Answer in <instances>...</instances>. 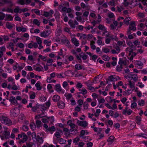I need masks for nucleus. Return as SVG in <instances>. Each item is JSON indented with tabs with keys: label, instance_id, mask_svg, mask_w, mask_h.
<instances>
[{
	"label": "nucleus",
	"instance_id": "obj_1",
	"mask_svg": "<svg viewBox=\"0 0 147 147\" xmlns=\"http://www.w3.org/2000/svg\"><path fill=\"white\" fill-rule=\"evenodd\" d=\"M20 110L18 109L14 108L10 110V113L11 117H17L19 114Z\"/></svg>",
	"mask_w": 147,
	"mask_h": 147
},
{
	"label": "nucleus",
	"instance_id": "obj_2",
	"mask_svg": "<svg viewBox=\"0 0 147 147\" xmlns=\"http://www.w3.org/2000/svg\"><path fill=\"white\" fill-rule=\"evenodd\" d=\"M77 123L79 126L82 127L84 128H85L88 125V123L85 121L78 120Z\"/></svg>",
	"mask_w": 147,
	"mask_h": 147
},
{
	"label": "nucleus",
	"instance_id": "obj_3",
	"mask_svg": "<svg viewBox=\"0 0 147 147\" xmlns=\"http://www.w3.org/2000/svg\"><path fill=\"white\" fill-rule=\"evenodd\" d=\"M2 119L4 123L8 125H11L12 123L11 120L8 117L3 116L2 117Z\"/></svg>",
	"mask_w": 147,
	"mask_h": 147
},
{
	"label": "nucleus",
	"instance_id": "obj_4",
	"mask_svg": "<svg viewBox=\"0 0 147 147\" xmlns=\"http://www.w3.org/2000/svg\"><path fill=\"white\" fill-rule=\"evenodd\" d=\"M9 100L11 102V104H12L13 105L15 106L17 105L18 102L15 97L13 96H11Z\"/></svg>",
	"mask_w": 147,
	"mask_h": 147
},
{
	"label": "nucleus",
	"instance_id": "obj_5",
	"mask_svg": "<svg viewBox=\"0 0 147 147\" xmlns=\"http://www.w3.org/2000/svg\"><path fill=\"white\" fill-rule=\"evenodd\" d=\"M135 66L138 67L140 69L142 68L143 66V63L141 60H136L135 62Z\"/></svg>",
	"mask_w": 147,
	"mask_h": 147
},
{
	"label": "nucleus",
	"instance_id": "obj_6",
	"mask_svg": "<svg viewBox=\"0 0 147 147\" xmlns=\"http://www.w3.org/2000/svg\"><path fill=\"white\" fill-rule=\"evenodd\" d=\"M129 28L130 30L135 31L136 30V28L135 26V23L134 21L131 22L130 24L129 25Z\"/></svg>",
	"mask_w": 147,
	"mask_h": 147
},
{
	"label": "nucleus",
	"instance_id": "obj_7",
	"mask_svg": "<svg viewBox=\"0 0 147 147\" xmlns=\"http://www.w3.org/2000/svg\"><path fill=\"white\" fill-rule=\"evenodd\" d=\"M71 41L76 47H78L80 45L79 41L75 37L71 38Z\"/></svg>",
	"mask_w": 147,
	"mask_h": 147
},
{
	"label": "nucleus",
	"instance_id": "obj_8",
	"mask_svg": "<svg viewBox=\"0 0 147 147\" xmlns=\"http://www.w3.org/2000/svg\"><path fill=\"white\" fill-rule=\"evenodd\" d=\"M53 13V11L52 9L50 10L49 12L45 11L44 12L43 16L45 17H47L52 16Z\"/></svg>",
	"mask_w": 147,
	"mask_h": 147
},
{
	"label": "nucleus",
	"instance_id": "obj_9",
	"mask_svg": "<svg viewBox=\"0 0 147 147\" xmlns=\"http://www.w3.org/2000/svg\"><path fill=\"white\" fill-rule=\"evenodd\" d=\"M134 48H131L129 47H127L125 50L126 53H128V56H130L132 54V53L133 51V49Z\"/></svg>",
	"mask_w": 147,
	"mask_h": 147
},
{
	"label": "nucleus",
	"instance_id": "obj_10",
	"mask_svg": "<svg viewBox=\"0 0 147 147\" xmlns=\"http://www.w3.org/2000/svg\"><path fill=\"white\" fill-rule=\"evenodd\" d=\"M57 105L59 108L63 109L65 106V103L62 101L60 100L57 103Z\"/></svg>",
	"mask_w": 147,
	"mask_h": 147
},
{
	"label": "nucleus",
	"instance_id": "obj_11",
	"mask_svg": "<svg viewBox=\"0 0 147 147\" xmlns=\"http://www.w3.org/2000/svg\"><path fill=\"white\" fill-rule=\"evenodd\" d=\"M89 132H88L87 130L82 129L80 132V134L79 135L80 137H83L86 135H88L89 134Z\"/></svg>",
	"mask_w": 147,
	"mask_h": 147
},
{
	"label": "nucleus",
	"instance_id": "obj_12",
	"mask_svg": "<svg viewBox=\"0 0 147 147\" xmlns=\"http://www.w3.org/2000/svg\"><path fill=\"white\" fill-rule=\"evenodd\" d=\"M52 99L54 102H58L60 100V97L59 96L55 95L53 96Z\"/></svg>",
	"mask_w": 147,
	"mask_h": 147
},
{
	"label": "nucleus",
	"instance_id": "obj_13",
	"mask_svg": "<svg viewBox=\"0 0 147 147\" xmlns=\"http://www.w3.org/2000/svg\"><path fill=\"white\" fill-rule=\"evenodd\" d=\"M75 67L76 69L78 70L82 69L84 70V67L79 63H77L75 65Z\"/></svg>",
	"mask_w": 147,
	"mask_h": 147
},
{
	"label": "nucleus",
	"instance_id": "obj_14",
	"mask_svg": "<svg viewBox=\"0 0 147 147\" xmlns=\"http://www.w3.org/2000/svg\"><path fill=\"white\" fill-rule=\"evenodd\" d=\"M81 91V92H77V94H82L83 95H84L86 94L87 93V91L84 87L82 88Z\"/></svg>",
	"mask_w": 147,
	"mask_h": 147
},
{
	"label": "nucleus",
	"instance_id": "obj_15",
	"mask_svg": "<svg viewBox=\"0 0 147 147\" xmlns=\"http://www.w3.org/2000/svg\"><path fill=\"white\" fill-rule=\"evenodd\" d=\"M4 136V138H5L6 139H7L9 138L10 133L7 131H5L3 134Z\"/></svg>",
	"mask_w": 147,
	"mask_h": 147
},
{
	"label": "nucleus",
	"instance_id": "obj_16",
	"mask_svg": "<svg viewBox=\"0 0 147 147\" xmlns=\"http://www.w3.org/2000/svg\"><path fill=\"white\" fill-rule=\"evenodd\" d=\"M40 82L38 81L35 84V86L36 87V90H41L42 89V87L40 86Z\"/></svg>",
	"mask_w": 147,
	"mask_h": 147
},
{
	"label": "nucleus",
	"instance_id": "obj_17",
	"mask_svg": "<svg viewBox=\"0 0 147 147\" xmlns=\"http://www.w3.org/2000/svg\"><path fill=\"white\" fill-rule=\"evenodd\" d=\"M36 140L40 144H42L44 141L42 137H40L38 135H37V138Z\"/></svg>",
	"mask_w": 147,
	"mask_h": 147
},
{
	"label": "nucleus",
	"instance_id": "obj_18",
	"mask_svg": "<svg viewBox=\"0 0 147 147\" xmlns=\"http://www.w3.org/2000/svg\"><path fill=\"white\" fill-rule=\"evenodd\" d=\"M55 90L57 92H59L61 90V87L60 84H57L55 85Z\"/></svg>",
	"mask_w": 147,
	"mask_h": 147
},
{
	"label": "nucleus",
	"instance_id": "obj_19",
	"mask_svg": "<svg viewBox=\"0 0 147 147\" xmlns=\"http://www.w3.org/2000/svg\"><path fill=\"white\" fill-rule=\"evenodd\" d=\"M6 48L5 47L2 46L0 47V58L2 57L3 55V52L5 51Z\"/></svg>",
	"mask_w": 147,
	"mask_h": 147
},
{
	"label": "nucleus",
	"instance_id": "obj_20",
	"mask_svg": "<svg viewBox=\"0 0 147 147\" xmlns=\"http://www.w3.org/2000/svg\"><path fill=\"white\" fill-rule=\"evenodd\" d=\"M42 124V123L40 120H38L36 121L35 125L38 129H39L41 126Z\"/></svg>",
	"mask_w": 147,
	"mask_h": 147
},
{
	"label": "nucleus",
	"instance_id": "obj_21",
	"mask_svg": "<svg viewBox=\"0 0 147 147\" xmlns=\"http://www.w3.org/2000/svg\"><path fill=\"white\" fill-rule=\"evenodd\" d=\"M136 123L138 125H140L141 124V121L142 120L141 118L139 116H137L136 117Z\"/></svg>",
	"mask_w": 147,
	"mask_h": 147
},
{
	"label": "nucleus",
	"instance_id": "obj_22",
	"mask_svg": "<svg viewBox=\"0 0 147 147\" xmlns=\"http://www.w3.org/2000/svg\"><path fill=\"white\" fill-rule=\"evenodd\" d=\"M130 107L131 109L136 108L137 109H139L138 108L137 104L136 102H134L131 103Z\"/></svg>",
	"mask_w": 147,
	"mask_h": 147
},
{
	"label": "nucleus",
	"instance_id": "obj_23",
	"mask_svg": "<svg viewBox=\"0 0 147 147\" xmlns=\"http://www.w3.org/2000/svg\"><path fill=\"white\" fill-rule=\"evenodd\" d=\"M82 84L80 82H78L76 85V87L78 89L79 91H80L81 90L80 88H82Z\"/></svg>",
	"mask_w": 147,
	"mask_h": 147
},
{
	"label": "nucleus",
	"instance_id": "obj_24",
	"mask_svg": "<svg viewBox=\"0 0 147 147\" xmlns=\"http://www.w3.org/2000/svg\"><path fill=\"white\" fill-rule=\"evenodd\" d=\"M115 138L113 136H110L107 140V141L111 143H112L114 141Z\"/></svg>",
	"mask_w": 147,
	"mask_h": 147
},
{
	"label": "nucleus",
	"instance_id": "obj_25",
	"mask_svg": "<svg viewBox=\"0 0 147 147\" xmlns=\"http://www.w3.org/2000/svg\"><path fill=\"white\" fill-rule=\"evenodd\" d=\"M126 42L128 45L131 48H134V46L133 45V42L130 40H126Z\"/></svg>",
	"mask_w": 147,
	"mask_h": 147
},
{
	"label": "nucleus",
	"instance_id": "obj_26",
	"mask_svg": "<svg viewBox=\"0 0 147 147\" xmlns=\"http://www.w3.org/2000/svg\"><path fill=\"white\" fill-rule=\"evenodd\" d=\"M138 104L140 106H144V105L145 101L143 100L142 99L138 101Z\"/></svg>",
	"mask_w": 147,
	"mask_h": 147
},
{
	"label": "nucleus",
	"instance_id": "obj_27",
	"mask_svg": "<svg viewBox=\"0 0 147 147\" xmlns=\"http://www.w3.org/2000/svg\"><path fill=\"white\" fill-rule=\"evenodd\" d=\"M49 35V34H47L45 31L41 32L40 34V36L41 37L44 38H46V37L48 36Z\"/></svg>",
	"mask_w": 147,
	"mask_h": 147
},
{
	"label": "nucleus",
	"instance_id": "obj_28",
	"mask_svg": "<svg viewBox=\"0 0 147 147\" xmlns=\"http://www.w3.org/2000/svg\"><path fill=\"white\" fill-rule=\"evenodd\" d=\"M128 78H131L132 79H133V80L135 81H137L138 79V77L136 74H134V76H132V77H131L130 76H129L128 77Z\"/></svg>",
	"mask_w": 147,
	"mask_h": 147
},
{
	"label": "nucleus",
	"instance_id": "obj_29",
	"mask_svg": "<svg viewBox=\"0 0 147 147\" xmlns=\"http://www.w3.org/2000/svg\"><path fill=\"white\" fill-rule=\"evenodd\" d=\"M30 127L31 129L33 131L35 130L36 127V125L34 123H33L32 124L31 123L30 125Z\"/></svg>",
	"mask_w": 147,
	"mask_h": 147
},
{
	"label": "nucleus",
	"instance_id": "obj_30",
	"mask_svg": "<svg viewBox=\"0 0 147 147\" xmlns=\"http://www.w3.org/2000/svg\"><path fill=\"white\" fill-rule=\"evenodd\" d=\"M32 12L34 11V13L37 14L38 16H40V10L38 9H33L32 10Z\"/></svg>",
	"mask_w": 147,
	"mask_h": 147
},
{
	"label": "nucleus",
	"instance_id": "obj_31",
	"mask_svg": "<svg viewBox=\"0 0 147 147\" xmlns=\"http://www.w3.org/2000/svg\"><path fill=\"white\" fill-rule=\"evenodd\" d=\"M33 24H35L37 26H39L40 25V22L37 19H34L33 21Z\"/></svg>",
	"mask_w": 147,
	"mask_h": 147
},
{
	"label": "nucleus",
	"instance_id": "obj_32",
	"mask_svg": "<svg viewBox=\"0 0 147 147\" xmlns=\"http://www.w3.org/2000/svg\"><path fill=\"white\" fill-rule=\"evenodd\" d=\"M66 93L65 94L64 96L66 97L67 99H70L72 96V95L69 93L66 95Z\"/></svg>",
	"mask_w": 147,
	"mask_h": 147
},
{
	"label": "nucleus",
	"instance_id": "obj_33",
	"mask_svg": "<svg viewBox=\"0 0 147 147\" xmlns=\"http://www.w3.org/2000/svg\"><path fill=\"white\" fill-rule=\"evenodd\" d=\"M49 131H54L55 130V126H52L49 127L47 129Z\"/></svg>",
	"mask_w": 147,
	"mask_h": 147
},
{
	"label": "nucleus",
	"instance_id": "obj_34",
	"mask_svg": "<svg viewBox=\"0 0 147 147\" xmlns=\"http://www.w3.org/2000/svg\"><path fill=\"white\" fill-rule=\"evenodd\" d=\"M98 56L96 55H92V56L91 57H90V60H93L94 61H95L97 59V58Z\"/></svg>",
	"mask_w": 147,
	"mask_h": 147
},
{
	"label": "nucleus",
	"instance_id": "obj_35",
	"mask_svg": "<svg viewBox=\"0 0 147 147\" xmlns=\"http://www.w3.org/2000/svg\"><path fill=\"white\" fill-rule=\"evenodd\" d=\"M98 29L102 31L106 28L104 25L101 24H100L98 26Z\"/></svg>",
	"mask_w": 147,
	"mask_h": 147
},
{
	"label": "nucleus",
	"instance_id": "obj_36",
	"mask_svg": "<svg viewBox=\"0 0 147 147\" xmlns=\"http://www.w3.org/2000/svg\"><path fill=\"white\" fill-rule=\"evenodd\" d=\"M108 80L109 81L113 82L115 81V78L113 75H111L108 78Z\"/></svg>",
	"mask_w": 147,
	"mask_h": 147
},
{
	"label": "nucleus",
	"instance_id": "obj_37",
	"mask_svg": "<svg viewBox=\"0 0 147 147\" xmlns=\"http://www.w3.org/2000/svg\"><path fill=\"white\" fill-rule=\"evenodd\" d=\"M36 39L38 44H41L42 42L40 37L38 36H36Z\"/></svg>",
	"mask_w": 147,
	"mask_h": 147
},
{
	"label": "nucleus",
	"instance_id": "obj_38",
	"mask_svg": "<svg viewBox=\"0 0 147 147\" xmlns=\"http://www.w3.org/2000/svg\"><path fill=\"white\" fill-rule=\"evenodd\" d=\"M6 16L8 20L12 21L13 19V17L10 14H6Z\"/></svg>",
	"mask_w": 147,
	"mask_h": 147
},
{
	"label": "nucleus",
	"instance_id": "obj_39",
	"mask_svg": "<svg viewBox=\"0 0 147 147\" xmlns=\"http://www.w3.org/2000/svg\"><path fill=\"white\" fill-rule=\"evenodd\" d=\"M109 5L113 6H115V1L114 0H112L110 1L109 3Z\"/></svg>",
	"mask_w": 147,
	"mask_h": 147
},
{
	"label": "nucleus",
	"instance_id": "obj_40",
	"mask_svg": "<svg viewBox=\"0 0 147 147\" xmlns=\"http://www.w3.org/2000/svg\"><path fill=\"white\" fill-rule=\"evenodd\" d=\"M89 104L86 102H85L83 104V106L84 107V109H87L88 108Z\"/></svg>",
	"mask_w": 147,
	"mask_h": 147
},
{
	"label": "nucleus",
	"instance_id": "obj_41",
	"mask_svg": "<svg viewBox=\"0 0 147 147\" xmlns=\"http://www.w3.org/2000/svg\"><path fill=\"white\" fill-rule=\"evenodd\" d=\"M32 137L33 140L34 139L36 140L37 137V135L36 136V133L35 132H33L32 134Z\"/></svg>",
	"mask_w": 147,
	"mask_h": 147
},
{
	"label": "nucleus",
	"instance_id": "obj_42",
	"mask_svg": "<svg viewBox=\"0 0 147 147\" xmlns=\"http://www.w3.org/2000/svg\"><path fill=\"white\" fill-rule=\"evenodd\" d=\"M17 2L18 4L22 5H24L25 4V0H18Z\"/></svg>",
	"mask_w": 147,
	"mask_h": 147
},
{
	"label": "nucleus",
	"instance_id": "obj_43",
	"mask_svg": "<svg viewBox=\"0 0 147 147\" xmlns=\"http://www.w3.org/2000/svg\"><path fill=\"white\" fill-rule=\"evenodd\" d=\"M36 97L35 93L34 92H33L32 94L30 95V98L31 99H34Z\"/></svg>",
	"mask_w": 147,
	"mask_h": 147
},
{
	"label": "nucleus",
	"instance_id": "obj_44",
	"mask_svg": "<svg viewBox=\"0 0 147 147\" xmlns=\"http://www.w3.org/2000/svg\"><path fill=\"white\" fill-rule=\"evenodd\" d=\"M78 105L80 107H81L82 106V105L83 104V100L81 99H79L78 101Z\"/></svg>",
	"mask_w": 147,
	"mask_h": 147
},
{
	"label": "nucleus",
	"instance_id": "obj_45",
	"mask_svg": "<svg viewBox=\"0 0 147 147\" xmlns=\"http://www.w3.org/2000/svg\"><path fill=\"white\" fill-rule=\"evenodd\" d=\"M129 87L130 88H135L134 84L132 83L131 80H129Z\"/></svg>",
	"mask_w": 147,
	"mask_h": 147
},
{
	"label": "nucleus",
	"instance_id": "obj_46",
	"mask_svg": "<svg viewBox=\"0 0 147 147\" xmlns=\"http://www.w3.org/2000/svg\"><path fill=\"white\" fill-rule=\"evenodd\" d=\"M47 109V108L44 105H41L40 107V111H45V110Z\"/></svg>",
	"mask_w": 147,
	"mask_h": 147
},
{
	"label": "nucleus",
	"instance_id": "obj_47",
	"mask_svg": "<svg viewBox=\"0 0 147 147\" xmlns=\"http://www.w3.org/2000/svg\"><path fill=\"white\" fill-rule=\"evenodd\" d=\"M6 26L7 28L8 29H11L13 27L9 23L7 22L6 23Z\"/></svg>",
	"mask_w": 147,
	"mask_h": 147
},
{
	"label": "nucleus",
	"instance_id": "obj_48",
	"mask_svg": "<svg viewBox=\"0 0 147 147\" xmlns=\"http://www.w3.org/2000/svg\"><path fill=\"white\" fill-rule=\"evenodd\" d=\"M22 140L24 141L25 142L27 140L28 137L24 133V134L22 135Z\"/></svg>",
	"mask_w": 147,
	"mask_h": 147
},
{
	"label": "nucleus",
	"instance_id": "obj_49",
	"mask_svg": "<svg viewBox=\"0 0 147 147\" xmlns=\"http://www.w3.org/2000/svg\"><path fill=\"white\" fill-rule=\"evenodd\" d=\"M14 84L15 85H13L12 87L11 88V89L14 90H16L18 89V88L17 86L15 85V82H13V84Z\"/></svg>",
	"mask_w": 147,
	"mask_h": 147
},
{
	"label": "nucleus",
	"instance_id": "obj_50",
	"mask_svg": "<svg viewBox=\"0 0 147 147\" xmlns=\"http://www.w3.org/2000/svg\"><path fill=\"white\" fill-rule=\"evenodd\" d=\"M18 47L21 49L24 48V44L22 43H18Z\"/></svg>",
	"mask_w": 147,
	"mask_h": 147
},
{
	"label": "nucleus",
	"instance_id": "obj_51",
	"mask_svg": "<svg viewBox=\"0 0 147 147\" xmlns=\"http://www.w3.org/2000/svg\"><path fill=\"white\" fill-rule=\"evenodd\" d=\"M103 52L106 53H109L110 51L109 49L108 48H104L102 49Z\"/></svg>",
	"mask_w": 147,
	"mask_h": 147
},
{
	"label": "nucleus",
	"instance_id": "obj_52",
	"mask_svg": "<svg viewBox=\"0 0 147 147\" xmlns=\"http://www.w3.org/2000/svg\"><path fill=\"white\" fill-rule=\"evenodd\" d=\"M80 140V138L78 137H76L73 140L74 143H76L78 142Z\"/></svg>",
	"mask_w": 147,
	"mask_h": 147
},
{
	"label": "nucleus",
	"instance_id": "obj_53",
	"mask_svg": "<svg viewBox=\"0 0 147 147\" xmlns=\"http://www.w3.org/2000/svg\"><path fill=\"white\" fill-rule=\"evenodd\" d=\"M51 104L50 100V99H49L46 102L45 105H46L49 108Z\"/></svg>",
	"mask_w": 147,
	"mask_h": 147
},
{
	"label": "nucleus",
	"instance_id": "obj_54",
	"mask_svg": "<svg viewBox=\"0 0 147 147\" xmlns=\"http://www.w3.org/2000/svg\"><path fill=\"white\" fill-rule=\"evenodd\" d=\"M65 45L68 48H71V45L70 42L68 40H67L66 43L65 44Z\"/></svg>",
	"mask_w": 147,
	"mask_h": 147
},
{
	"label": "nucleus",
	"instance_id": "obj_55",
	"mask_svg": "<svg viewBox=\"0 0 147 147\" xmlns=\"http://www.w3.org/2000/svg\"><path fill=\"white\" fill-rule=\"evenodd\" d=\"M41 67V68L40 67H36V68L35 70L36 71H42V70L43 69V67L40 66Z\"/></svg>",
	"mask_w": 147,
	"mask_h": 147
},
{
	"label": "nucleus",
	"instance_id": "obj_56",
	"mask_svg": "<svg viewBox=\"0 0 147 147\" xmlns=\"http://www.w3.org/2000/svg\"><path fill=\"white\" fill-rule=\"evenodd\" d=\"M111 39L109 38H106L105 41V43L107 44H109L111 41Z\"/></svg>",
	"mask_w": 147,
	"mask_h": 147
},
{
	"label": "nucleus",
	"instance_id": "obj_57",
	"mask_svg": "<svg viewBox=\"0 0 147 147\" xmlns=\"http://www.w3.org/2000/svg\"><path fill=\"white\" fill-rule=\"evenodd\" d=\"M116 71L119 72H120L122 71L121 68L120 67H119V65L117 66L116 67Z\"/></svg>",
	"mask_w": 147,
	"mask_h": 147
},
{
	"label": "nucleus",
	"instance_id": "obj_58",
	"mask_svg": "<svg viewBox=\"0 0 147 147\" xmlns=\"http://www.w3.org/2000/svg\"><path fill=\"white\" fill-rule=\"evenodd\" d=\"M90 45L91 48L93 50H95L96 49V46H95V45H94L93 43H92V42H91Z\"/></svg>",
	"mask_w": 147,
	"mask_h": 147
},
{
	"label": "nucleus",
	"instance_id": "obj_59",
	"mask_svg": "<svg viewBox=\"0 0 147 147\" xmlns=\"http://www.w3.org/2000/svg\"><path fill=\"white\" fill-rule=\"evenodd\" d=\"M142 47H140L139 49H137V53H140V54H142L143 53V52H144V51L142 50Z\"/></svg>",
	"mask_w": 147,
	"mask_h": 147
},
{
	"label": "nucleus",
	"instance_id": "obj_60",
	"mask_svg": "<svg viewBox=\"0 0 147 147\" xmlns=\"http://www.w3.org/2000/svg\"><path fill=\"white\" fill-rule=\"evenodd\" d=\"M18 7H17V8L14 9L13 11L15 13H19V10H20V9H21L19 8Z\"/></svg>",
	"mask_w": 147,
	"mask_h": 147
},
{
	"label": "nucleus",
	"instance_id": "obj_61",
	"mask_svg": "<svg viewBox=\"0 0 147 147\" xmlns=\"http://www.w3.org/2000/svg\"><path fill=\"white\" fill-rule=\"evenodd\" d=\"M145 135V134L144 133H140L139 134H137L136 136L137 137H142V136L143 135Z\"/></svg>",
	"mask_w": 147,
	"mask_h": 147
},
{
	"label": "nucleus",
	"instance_id": "obj_62",
	"mask_svg": "<svg viewBox=\"0 0 147 147\" xmlns=\"http://www.w3.org/2000/svg\"><path fill=\"white\" fill-rule=\"evenodd\" d=\"M113 126L116 129H119L120 127V125L119 123H116L114 124Z\"/></svg>",
	"mask_w": 147,
	"mask_h": 147
},
{
	"label": "nucleus",
	"instance_id": "obj_63",
	"mask_svg": "<svg viewBox=\"0 0 147 147\" xmlns=\"http://www.w3.org/2000/svg\"><path fill=\"white\" fill-rule=\"evenodd\" d=\"M56 76V74L55 72H53L50 74V77L51 78H54Z\"/></svg>",
	"mask_w": 147,
	"mask_h": 147
},
{
	"label": "nucleus",
	"instance_id": "obj_64",
	"mask_svg": "<svg viewBox=\"0 0 147 147\" xmlns=\"http://www.w3.org/2000/svg\"><path fill=\"white\" fill-rule=\"evenodd\" d=\"M85 144L83 142H80L78 145V147H83Z\"/></svg>",
	"mask_w": 147,
	"mask_h": 147
}]
</instances>
